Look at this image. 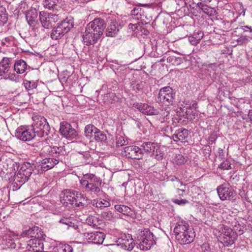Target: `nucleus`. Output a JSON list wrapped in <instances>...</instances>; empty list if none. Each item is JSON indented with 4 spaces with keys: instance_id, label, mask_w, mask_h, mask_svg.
<instances>
[{
    "instance_id": "1",
    "label": "nucleus",
    "mask_w": 252,
    "mask_h": 252,
    "mask_svg": "<svg viewBox=\"0 0 252 252\" xmlns=\"http://www.w3.org/2000/svg\"><path fill=\"white\" fill-rule=\"evenodd\" d=\"M42 152L48 155L53 158H46L42 159L40 165L43 171H47L54 167L60 160H62L66 154L64 146H53L49 145L44 146L42 148Z\"/></svg>"
},
{
    "instance_id": "2",
    "label": "nucleus",
    "mask_w": 252,
    "mask_h": 252,
    "mask_svg": "<svg viewBox=\"0 0 252 252\" xmlns=\"http://www.w3.org/2000/svg\"><path fill=\"white\" fill-rule=\"evenodd\" d=\"M23 234L33 238L26 241V243L24 244V245L29 247L28 251L40 252L44 250L43 240L45 238L46 235L42 234L38 227L34 226L26 230L23 231Z\"/></svg>"
},
{
    "instance_id": "3",
    "label": "nucleus",
    "mask_w": 252,
    "mask_h": 252,
    "mask_svg": "<svg viewBox=\"0 0 252 252\" xmlns=\"http://www.w3.org/2000/svg\"><path fill=\"white\" fill-rule=\"evenodd\" d=\"M32 119L33 123L32 126L36 136L42 137L47 135L50 131V127L47 120L43 116L39 115H34Z\"/></svg>"
},
{
    "instance_id": "4",
    "label": "nucleus",
    "mask_w": 252,
    "mask_h": 252,
    "mask_svg": "<svg viewBox=\"0 0 252 252\" xmlns=\"http://www.w3.org/2000/svg\"><path fill=\"white\" fill-rule=\"evenodd\" d=\"M153 234L148 229L140 231L137 236V241L139 242L137 248L145 251L150 250L156 243Z\"/></svg>"
},
{
    "instance_id": "5",
    "label": "nucleus",
    "mask_w": 252,
    "mask_h": 252,
    "mask_svg": "<svg viewBox=\"0 0 252 252\" xmlns=\"http://www.w3.org/2000/svg\"><path fill=\"white\" fill-rule=\"evenodd\" d=\"M74 22L72 17H67L56 28L53 29L51 33L52 39L57 40L61 38L73 27Z\"/></svg>"
},
{
    "instance_id": "6",
    "label": "nucleus",
    "mask_w": 252,
    "mask_h": 252,
    "mask_svg": "<svg viewBox=\"0 0 252 252\" xmlns=\"http://www.w3.org/2000/svg\"><path fill=\"white\" fill-rule=\"evenodd\" d=\"M142 9L139 7H134L133 9L131 10L130 14L128 15V20L131 21L128 24V28L127 32L129 33L128 35L135 36L137 35L138 30V20L141 18L142 17Z\"/></svg>"
},
{
    "instance_id": "7",
    "label": "nucleus",
    "mask_w": 252,
    "mask_h": 252,
    "mask_svg": "<svg viewBox=\"0 0 252 252\" xmlns=\"http://www.w3.org/2000/svg\"><path fill=\"white\" fill-rule=\"evenodd\" d=\"M217 190L220 199L222 201H230L236 199V191L234 188L228 184H223L220 185L217 187Z\"/></svg>"
},
{
    "instance_id": "8",
    "label": "nucleus",
    "mask_w": 252,
    "mask_h": 252,
    "mask_svg": "<svg viewBox=\"0 0 252 252\" xmlns=\"http://www.w3.org/2000/svg\"><path fill=\"white\" fill-rule=\"evenodd\" d=\"M34 168V164L28 162L23 163L15 176V180L22 184L25 183L29 180Z\"/></svg>"
},
{
    "instance_id": "9",
    "label": "nucleus",
    "mask_w": 252,
    "mask_h": 252,
    "mask_svg": "<svg viewBox=\"0 0 252 252\" xmlns=\"http://www.w3.org/2000/svg\"><path fill=\"white\" fill-rule=\"evenodd\" d=\"M15 135L16 138L24 142L31 141L36 136L32 126L18 127Z\"/></svg>"
},
{
    "instance_id": "10",
    "label": "nucleus",
    "mask_w": 252,
    "mask_h": 252,
    "mask_svg": "<svg viewBox=\"0 0 252 252\" xmlns=\"http://www.w3.org/2000/svg\"><path fill=\"white\" fill-rule=\"evenodd\" d=\"M175 94L173 89L169 86L161 88L158 94V99L161 103L169 105L173 102Z\"/></svg>"
},
{
    "instance_id": "11",
    "label": "nucleus",
    "mask_w": 252,
    "mask_h": 252,
    "mask_svg": "<svg viewBox=\"0 0 252 252\" xmlns=\"http://www.w3.org/2000/svg\"><path fill=\"white\" fill-rule=\"evenodd\" d=\"M220 238L221 242L226 246L232 245L237 238V234L232 229L226 226H223Z\"/></svg>"
},
{
    "instance_id": "12",
    "label": "nucleus",
    "mask_w": 252,
    "mask_h": 252,
    "mask_svg": "<svg viewBox=\"0 0 252 252\" xmlns=\"http://www.w3.org/2000/svg\"><path fill=\"white\" fill-rule=\"evenodd\" d=\"M39 18L42 26L46 29L51 28L53 24L55 23L59 19L58 15L43 11L40 12Z\"/></svg>"
},
{
    "instance_id": "13",
    "label": "nucleus",
    "mask_w": 252,
    "mask_h": 252,
    "mask_svg": "<svg viewBox=\"0 0 252 252\" xmlns=\"http://www.w3.org/2000/svg\"><path fill=\"white\" fill-rule=\"evenodd\" d=\"M15 236V235L10 231L2 233L0 243L2 249H15L16 246L14 238Z\"/></svg>"
},
{
    "instance_id": "14",
    "label": "nucleus",
    "mask_w": 252,
    "mask_h": 252,
    "mask_svg": "<svg viewBox=\"0 0 252 252\" xmlns=\"http://www.w3.org/2000/svg\"><path fill=\"white\" fill-rule=\"evenodd\" d=\"M87 27H89L91 30L94 31V32L95 33L94 36H97L100 38L106 26L104 20L101 18H96L90 22Z\"/></svg>"
},
{
    "instance_id": "15",
    "label": "nucleus",
    "mask_w": 252,
    "mask_h": 252,
    "mask_svg": "<svg viewBox=\"0 0 252 252\" xmlns=\"http://www.w3.org/2000/svg\"><path fill=\"white\" fill-rule=\"evenodd\" d=\"M130 105H132L133 108L137 109L142 113L147 115H158L159 113L158 109L155 108L153 106L146 103L135 102Z\"/></svg>"
},
{
    "instance_id": "16",
    "label": "nucleus",
    "mask_w": 252,
    "mask_h": 252,
    "mask_svg": "<svg viewBox=\"0 0 252 252\" xmlns=\"http://www.w3.org/2000/svg\"><path fill=\"white\" fill-rule=\"evenodd\" d=\"M60 131L61 134L68 139H73L77 136L75 129L65 122L61 123Z\"/></svg>"
},
{
    "instance_id": "17",
    "label": "nucleus",
    "mask_w": 252,
    "mask_h": 252,
    "mask_svg": "<svg viewBox=\"0 0 252 252\" xmlns=\"http://www.w3.org/2000/svg\"><path fill=\"white\" fill-rule=\"evenodd\" d=\"M105 234L103 232H85L83 233V237L90 243L101 244H102L104 238Z\"/></svg>"
},
{
    "instance_id": "18",
    "label": "nucleus",
    "mask_w": 252,
    "mask_h": 252,
    "mask_svg": "<svg viewBox=\"0 0 252 252\" xmlns=\"http://www.w3.org/2000/svg\"><path fill=\"white\" fill-rule=\"evenodd\" d=\"M189 135V130L185 128L181 127L175 130L172 135V138L175 142L186 143L188 142Z\"/></svg>"
},
{
    "instance_id": "19",
    "label": "nucleus",
    "mask_w": 252,
    "mask_h": 252,
    "mask_svg": "<svg viewBox=\"0 0 252 252\" xmlns=\"http://www.w3.org/2000/svg\"><path fill=\"white\" fill-rule=\"evenodd\" d=\"M94 31L91 30L89 27H86L85 32L83 33L82 37L84 43L89 46L93 45L96 43L98 39H99L98 36H94Z\"/></svg>"
},
{
    "instance_id": "20",
    "label": "nucleus",
    "mask_w": 252,
    "mask_h": 252,
    "mask_svg": "<svg viewBox=\"0 0 252 252\" xmlns=\"http://www.w3.org/2000/svg\"><path fill=\"white\" fill-rule=\"evenodd\" d=\"M96 183H89V181L80 180L81 188L91 194H97L101 191L100 188L96 185Z\"/></svg>"
},
{
    "instance_id": "21",
    "label": "nucleus",
    "mask_w": 252,
    "mask_h": 252,
    "mask_svg": "<svg viewBox=\"0 0 252 252\" xmlns=\"http://www.w3.org/2000/svg\"><path fill=\"white\" fill-rule=\"evenodd\" d=\"M96 183H89V181L80 180L81 188L91 194H97L101 191L100 188L96 185Z\"/></svg>"
},
{
    "instance_id": "22",
    "label": "nucleus",
    "mask_w": 252,
    "mask_h": 252,
    "mask_svg": "<svg viewBox=\"0 0 252 252\" xmlns=\"http://www.w3.org/2000/svg\"><path fill=\"white\" fill-rule=\"evenodd\" d=\"M141 149L136 146H127V158L131 159H139L143 157Z\"/></svg>"
},
{
    "instance_id": "23",
    "label": "nucleus",
    "mask_w": 252,
    "mask_h": 252,
    "mask_svg": "<svg viewBox=\"0 0 252 252\" xmlns=\"http://www.w3.org/2000/svg\"><path fill=\"white\" fill-rule=\"evenodd\" d=\"M26 20L30 26H34L37 21L38 13L37 10L31 7L29 10L23 12Z\"/></svg>"
},
{
    "instance_id": "24",
    "label": "nucleus",
    "mask_w": 252,
    "mask_h": 252,
    "mask_svg": "<svg viewBox=\"0 0 252 252\" xmlns=\"http://www.w3.org/2000/svg\"><path fill=\"white\" fill-rule=\"evenodd\" d=\"M186 221H180L177 223L174 229V232L175 235L176 239L179 236H181L184 233H186L189 230H192Z\"/></svg>"
},
{
    "instance_id": "25",
    "label": "nucleus",
    "mask_w": 252,
    "mask_h": 252,
    "mask_svg": "<svg viewBox=\"0 0 252 252\" xmlns=\"http://www.w3.org/2000/svg\"><path fill=\"white\" fill-rule=\"evenodd\" d=\"M74 190H64L61 195V201L63 203L74 204L75 202Z\"/></svg>"
},
{
    "instance_id": "26",
    "label": "nucleus",
    "mask_w": 252,
    "mask_h": 252,
    "mask_svg": "<svg viewBox=\"0 0 252 252\" xmlns=\"http://www.w3.org/2000/svg\"><path fill=\"white\" fill-rule=\"evenodd\" d=\"M195 237V232L193 230H189L181 236H179L176 240L182 245L190 244L192 242Z\"/></svg>"
},
{
    "instance_id": "27",
    "label": "nucleus",
    "mask_w": 252,
    "mask_h": 252,
    "mask_svg": "<svg viewBox=\"0 0 252 252\" xmlns=\"http://www.w3.org/2000/svg\"><path fill=\"white\" fill-rule=\"evenodd\" d=\"M43 5L46 9L52 11H58L61 8L59 0H44Z\"/></svg>"
},
{
    "instance_id": "28",
    "label": "nucleus",
    "mask_w": 252,
    "mask_h": 252,
    "mask_svg": "<svg viewBox=\"0 0 252 252\" xmlns=\"http://www.w3.org/2000/svg\"><path fill=\"white\" fill-rule=\"evenodd\" d=\"M10 59L8 58H4L0 62V76L7 73L10 69Z\"/></svg>"
},
{
    "instance_id": "29",
    "label": "nucleus",
    "mask_w": 252,
    "mask_h": 252,
    "mask_svg": "<svg viewBox=\"0 0 252 252\" xmlns=\"http://www.w3.org/2000/svg\"><path fill=\"white\" fill-rule=\"evenodd\" d=\"M204 35L203 32L201 31L194 32L193 34L189 37V41L192 45H196L202 39Z\"/></svg>"
},
{
    "instance_id": "30",
    "label": "nucleus",
    "mask_w": 252,
    "mask_h": 252,
    "mask_svg": "<svg viewBox=\"0 0 252 252\" xmlns=\"http://www.w3.org/2000/svg\"><path fill=\"white\" fill-rule=\"evenodd\" d=\"M27 67L26 62L21 59L15 62L14 70L18 74H22L25 72Z\"/></svg>"
},
{
    "instance_id": "31",
    "label": "nucleus",
    "mask_w": 252,
    "mask_h": 252,
    "mask_svg": "<svg viewBox=\"0 0 252 252\" xmlns=\"http://www.w3.org/2000/svg\"><path fill=\"white\" fill-rule=\"evenodd\" d=\"M74 221V220L71 217H63L60 219L59 222L67 226V228L71 227L74 229H77L78 225Z\"/></svg>"
},
{
    "instance_id": "32",
    "label": "nucleus",
    "mask_w": 252,
    "mask_h": 252,
    "mask_svg": "<svg viewBox=\"0 0 252 252\" xmlns=\"http://www.w3.org/2000/svg\"><path fill=\"white\" fill-rule=\"evenodd\" d=\"M197 5L203 13L209 16H215L217 14L216 10L214 8L210 7L202 2L198 3Z\"/></svg>"
},
{
    "instance_id": "33",
    "label": "nucleus",
    "mask_w": 252,
    "mask_h": 252,
    "mask_svg": "<svg viewBox=\"0 0 252 252\" xmlns=\"http://www.w3.org/2000/svg\"><path fill=\"white\" fill-rule=\"evenodd\" d=\"M119 31V28L116 25V22L112 21L106 29V35L107 36H114Z\"/></svg>"
},
{
    "instance_id": "34",
    "label": "nucleus",
    "mask_w": 252,
    "mask_h": 252,
    "mask_svg": "<svg viewBox=\"0 0 252 252\" xmlns=\"http://www.w3.org/2000/svg\"><path fill=\"white\" fill-rule=\"evenodd\" d=\"M97 131V128L94 125L90 124L85 126V133L86 137L91 138Z\"/></svg>"
},
{
    "instance_id": "35",
    "label": "nucleus",
    "mask_w": 252,
    "mask_h": 252,
    "mask_svg": "<svg viewBox=\"0 0 252 252\" xmlns=\"http://www.w3.org/2000/svg\"><path fill=\"white\" fill-rule=\"evenodd\" d=\"M80 180L89 181V183H100L99 179L93 174H86Z\"/></svg>"
},
{
    "instance_id": "36",
    "label": "nucleus",
    "mask_w": 252,
    "mask_h": 252,
    "mask_svg": "<svg viewBox=\"0 0 252 252\" xmlns=\"http://www.w3.org/2000/svg\"><path fill=\"white\" fill-rule=\"evenodd\" d=\"M54 252H72L73 249L71 246L65 244L54 248Z\"/></svg>"
},
{
    "instance_id": "37",
    "label": "nucleus",
    "mask_w": 252,
    "mask_h": 252,
    "mask_svg": "<svg viewBox=\"0 0 252 252\" xmlns=\"http://www.w3.org/2000/svg\"><path fill=\"white\" fill-rule=\"evenodd\" d=\"M94 137L95 141L98 142H104L107 140L106 135L98 128L97 131L94 134Z\"/></svg>"
},
{
    "instance_id": "38",
    "label": "nucleus",
    "mask_w": 252,
    "mask_h": 252,
    "mask_svg": "<svg viewBox=\"0 0 252 252\" xmlns=\"http://www.w3.org/2000/svg\"><path fill=\"white\" fill-rule=\"evenodd\" d=\"M156 144L152 142H144L142 144V147L144 150L147 153H152L156 149Z\"/></svg>"
},
{
    "instance_id": "39",
    "label": "nucleus",
    "mask_w": 252,
    "mask_h": 252,
    "mask_svg": "<svg viewBox=\"0 0 252 252\" xmlns=\"http://www.w3.org/2000/svg\"><path fill=\"white\" fill-rule=\"evenodd\" d=\"M38 80L33 81H29V80H25L24 81V85L25 88L29 91L33 90L35 89L37 86Z\"/></svg>"
},
{
    "instance_id": "40",
    "label": "nucleus",
    "mask_w": 252,
    "mask_h": 252,
    "mask_svg": "<svg viewBox=\"0 0 252 252\" xmlns=\"http://www.w3.org/2000/svg\"><path fill=\"white\" fill-rule=\"evenodd\" d=\"M95 205L97 208L102 209L109 207L110 206V203L106 199L100 198L96 200Z\"/></svg>"
},
{
    "instance_id": "41",
    "label": "nucleus",
    "mask_w": 252,
    "mask_h": 252,
    "mask_svg": "<svg viewBox=\"0 0 252 252\" xmlns=\"http://www.w3.org/2000/svg\"><path fill=\"white\" fill-rule=\"evenodd\" d=\"M103 100L105 103H112L115 100L116 96L113 93H109L105 94L103 96Z\"/></svg>"
},
{
    "instance_id": "42",
    "label": "nucleus",
    "mask_w": 252,
    "mask_h": 252,
    "mask_svg": "<svg viewBox=\"0 0 252 252\" xmlns=\"http://www.w3.org/2000/svg\"><path fill=\"white\" fill-rule=\"evenodd\" d=\"M1 12L0 11V26H4L7 22L8 17L5 8L4 10H1Z\"/></svg>"
},
{
    "instance_id": "43",
    "label": "nucleus",
    "mask_w": 252,
    "mask_h": 252,
    "mask_svg": "<svg viewBox=\"0 0 252 252\" xmlns=\"http://www.w3.org/2000/svg\"><path fill=\"white\" fill-rule=\"evenodd\" d=\"M152 156L158 160L162 159L164 155V153L156 146V149L154 150V151H152Z\"/></svg>"
},
{
    "instance_id": "44",
    "label": "nucleus",
    "mask_w": 252,
    "mask_h": 252,
    "mask_svg": "<svg viewBox=\"0 0 252 252\" xmlns=\"http://www.w3.org/2000/svg\"><path fill=\"white\" fill-rule=\"evenodd\" d=\"M26 236H28V235H26V234H24L23 232L22 233L21 236L19 240V244L20 245V248L21 249H26V250H28V248H29V247H27L26 245H24H24L23 244H26V241H28L30 239L29 237L25 238Z\"/></svg>"
},
{
    "instance_id": "45",
    "label": "nucleus",
    "mask_w": 252,
    "mask_h": 252,
    "mask_svg": "<svg viewBox=\"0 0 252 252\" xmlns=\"http://www.w3.org/2000/svg\"><path fill=\"white\" fill-rule=\"evenodd\" d=\"M13 37L12 36L6 37L1 41V45L6 47H10L13 44Z\"/></svg>"
},
{
    "instance_id": "46",
    "label": "nucleus",
    "mask_w": 252,
    "mask_h": 252,
    "mask_svg": "<svg viewBox=\"0 0 252 252\" xmlns=\"http://www.w3.org/2000/svg\"><path fill=\"white\" fill-rule=\"evenodd\" d=\"M74 200L75 201L78 202V201L80 200H83V201H87V197L85 196L84 194L81 193L78 191L75 190L74 191Z\"/></svg>"
},
{
    "instance_id": "47",
    "label": "nucleus",
    "mask_w": 252,
    "mask_h": 252,
    "mask_svg": "<svg viewBox=\"0 0 252 252\" xmlns=\"http://www.w3.org/2000/svg\"><path fill=\"white\" fill-rule=\"evenodd\" d=\"M127 242L128 243V247L127 248V250H132L135 245V243L134 242V240L131 234H127Z\"/></svg>"
},
{
    "instance_id": "48",
    "label": "nucleus",
    "mask_w": 252,
    "mask_h": 252,
    "mask_svg": "<svg viewBox=\"0 0 252 252\" xmlns=\"http://www.w3.org/2000/svg\"><path fill=\"white\" fill-rule=\"evenodd\" d=\"M167 61L172 62L174 65H179L183 62V59L181 57H171L167 58Z\"/></svg>"
},
{
    "instance_id": "49",
    "label": "nucleus",
    "mask_w": 252,
    "mask_h": 252,
    "mask_svg": "<svg viewBox=\"0 0 252 252\" xmlns=\"http://www.w3.org/2000/svg\"><path fill=\"white\" fill-rule=\"evenodd\" d=\"M175 161L177 164L181 165L186 162L187 158L182 155H178L175 158Z\"/></svg>"
},
{
    "instance_id": "50",
    "label": "nucleus",
    "mask_w": 252,
    "mask_h": 252,
    "mask_svg": "<svg viewBox=\"0 0 252 252\" xmlns=\"http://www.w3.org/2000/svg\"><path fill=\"white\" fill-rule=\"evenodd\" d=\"M115 210L122 213L123 215H125V212L126 211V206L120 204H118L115 205Z\"/></svg>"
},
{
    "instance_id": "51",
    "label": "nucleus",
    "mask_w": 252,
    "mask_h": 252,
    "mask_svg": "<svg viewBox=\"0 0 252 252\" xmlns=\"http://www.w3.org/2000/svg\"><path fill=\"white\" fill-rule=\"evenodd\" d=\"M231 163L228 160H225L219 166V168L223 170H228L231 168Z\"/></svg>"
},
{
    "instance_id": "52",
    "label": "nucleus",
    "mask_w": 252,
    "mask_h": 252,
    "mask_svg": "<svg viewBox=\"0 0 252 252\" xmlns=\"http://www.w3.org/2000/svg\"><path fill=\"white\" fill-rule=\"evenodd\" d=\"M4 79L5 80H9L12 81H17L18 79V76L16 75L15 73H9L4 76Z\"/></svg>"
},
{
    "instance_id": "53",
    "label": "nucleus",
    "mask_w": 252,
    "mask_h": 252,
    "mask_svg": "<svg viewBox=\"0 0 252 252\" xmlns=\"http://www.w3.org/2000/svg\"><path fill=\"white\" fill-rule=\"evenodd\" d=\"M101 216L106 220H110L113 218V214L110 211H103L101 213Z\"/></svg>"
},
{
    "instance_id": "54",
    "label": "nucleus",
    "mask_w": 252,
    "mask_h": 252,
    "mask_svg": "<svg viewBox=\"0 0 252 252\" xmlns=\"http://www.w3.org/2000/svg\"><path fill=\"white\" fill-rule=\"evenodd\" d=\"M237 41L239 45H242L243 43L249 42L250 39L248 36L246 35H242L238 38Z\"/></svg>"
},
{
    "instance_id": "55",
    "label": "nucleus",
    "mask_w": 252,
    "mask_h": 252,
    "mask_svg": "<svg viewBox=\"0 0 252 252\" xmlns=\"http://www.w3.org/2000/svg\"><path fill=\"white\" fill-rule=\"evenodd\" d=\"M125 143V138L122 136L117 137L116 145L117 147L124 146Z\"/></svg>"
},
{
    "instance_id": "56",
    "label": "nucleus",
    "mask_w": 252,
    "mask_h": 252,
    "mask_svg": "<svg viewBox=\"0 0 252 252\" xmlns=\"http://www.w3.org/2000/svg\"><path fill=\"white\" fill-rule=\"evenodd\" d=\"M117 244V247L118 248L122 249L123 250H126V242L123 239H119Z\"/></svg>"
},
{
    "instance_id": "57",
    "label": "nucleus",
    "mask_w": 252,
    "mask_h": 252,
    "mask_svg": "<svg viewBox=\"0 0 252 252\" xmlns=\"http://www.w3.org/2000/svg\"><path fill=\"white\" fill-rule=\"evenodd\" d=\"M172 201L175 203L176 204L179 205H184L187 203H188V201L186 199H174L172 200Z\"/></svg>"
},
{
    "instance_id": "58",
    "label": "nucleus",
    "mask_w": 252,
    "mask_h": 252,
    "mask_svg": "<svg viewBox=\"0 0 252 252\" xmlns=\"http://www.w3.org/2000/svg\"><path fill=\"white\" fill-rule=\"evenodd\" d=\"M202 252H211V248L208 243H204L201 246Z\"/></svg>"
},
{
    "instance_id": "59",
    "label": "nucleus",
    "mask_w": 252,
    "mask_h": 252,
    "mask_svg": "<svg viewBox=\"0 0 252 252\" xmlns=\"http://www.w3.org/2000/svg\"><path fill=\"white\" fill-rule=\"evenodd\" d=\"M217 139V134L215 133H212L209 137V142L210 144L215 143Z\"/></svg>"
},
{
    "instance_id": "60",
    "label": "nucleus",
    "mask_w": 252,
    "mask_h": 252,
    "mask_svg": "<svg viewBox=\"0 0 252 252\" xmlns=\"http://www.w3.org/2000/svg\"><path fill=\"white\" fill-rule=\"evenodd\" d=\"M204 66L206 67V68L208 71H214L215 70V68L217 67L216 63H215L208 64L206 65H204Z\"/></svg>"
},
{
    "instance_id": "61",
    "label": "nucleus",
    "mask_w": 252,
    "mask_h": 252,
    "mask_svg": "<svg viewBox=\"0 0 252 252\" xmlns=\"http://www.w3.org/2000/svg\"><path fill=\"white\" fill-rule=\"evenodd\" d=\"M87 203V201L80 200L78 202L75 201L74 204L77 207H82L86 205Z\"/></svg>"
},
{
    "instance_id": "62",
    "label": "nucleus",
    "mask_w": 252,
    "mask_h": 252,
    "mask_svg": "<svg viewBox=\"0 0 252 252\" xmlns=\"http://www.w3.org/2000/svg\"><path fill=\"white\" fill-rule=\"evenodd\" d=\"M197 107V104L195 100H192L190 103L189 108L190 110H196Z\"/></svg>"
},
{
    "instance_id": "63",
    "label": "nucleus",
    "mask_w": 252,
    "mask_h": 252,
    "mask_svg": "<svg viewBox=\"0 0 252 252\" xmlns=\"http://www.w3.org/2000/svg\"><path fill=\"white\" fill-rule=\"evenodd\" d=\"M185 188H184L178 189L177 193L178 194L180 198H181L182 196H183L184 194L185 193Z\"/></svg>"
},
{
    "instance_id": "64",
    "label": "nucleus",
    "mask_w": 252,
    "mask_h": 252,
    "mask_svg": "<svg viewBox=\"0 0 252 252\" xmlns=\"http://www.w3.org/2000/svg\"><path fill=\"white\" fill-rule=\"evenodd\" d=\"M218 156L220 159H223L224 158V154L223 153V150L222 149L219 148L218 149Z\"/></svg>"
}]
</instances>
